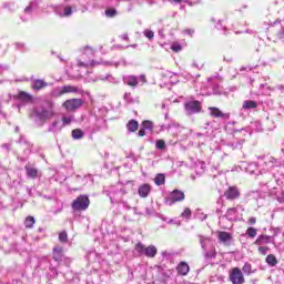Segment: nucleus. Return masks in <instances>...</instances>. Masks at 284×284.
I'll return each instance as SVG.
<instances>
[{
  "instance_id": "obj_1",
  "label": "nucleus",
  "mask_w": 284,
  "mask_h": 284,
  "mask_svg": "<svg viewBox=\"0 0 284 284\" xmlns=\"http://www.w3.org/2000/svg\"><path fill=\"white\" fill-rule=\"evenodd\" d=\"M138 254L146 256V258H154L159 254V250L154 245L145 246L143 243L138 242L134 247Z\"/></svg>"
},
{
  "instance_id": "obj_2",
  "label": "nucleus",
  "mask_w": 284,
  "mask_h": 284,
  "mask_svg": "<svg viewBox=\"0 0 284 284\" xmlns=\"http://www.w3.org/2000/svg\"><path fill=\"white\" fill-rule=\"evenodd\" d=\"M71 207L73 212H85L88 207H90V197L88 195H79L73 202L71 203Z\"/></svg>"
},
{
  "instance_id": "obj_3",
  "label": "nucleus",
  "mask_w": 284,
  "mask_h": 284,
  "mask_svg": "<svg viewBox=\"0 0 284 284\" xmlns=\"http://www.w3.org/2000/svg\"><path fill=\"white\" fill-rule=\"evenodd\" d=\"M184 110L189 115L199 114L203 110V105L199 100H191V101L184 102Z\"/></svg>"
},
{
  "instance_id": "obj_4",
  "label": "nucleus",
  "mask_w": 284,
  "mask_h": 284,
  "mask_svg": "<svg viewBox=\"0 0 284 284\" xmlns=\"http://www.w3.org/2000/svg\"><path fill=\"white\" fill-rule=\"evenodd\" d=\"M229 281L232 284H245V275H243V271L236 266L230 270Z\"/></svg>"
},
{
  "instance_id": "obj_5",
  "label": "nucleus",
  "mask_w": 284,
  "mask_h": 284,
  "mask_svg": "<svg viewBox=\"0 0 284 284\" xmlns=\"http://www.w3.org/2000/svg\"><path fill=\"white\" fill-rule=\"evenodd\" d=\"M81 105H83V100L79 98L69 99L62 103L67 112H75Z\"/></svg>"
},
{
  "instance_id": "obj_6",
  "label": "nucleus",
  "mask_w": 284,
  "mask_h": 284,
  "mask_svg": "<svg viewBox=\"0 0 284 284\" xmlns=\"http://www.w3.org/2000/svg\"><path fill=\"white\" fill-rule=\"evenodd\" d=\"M224 196L226 201H236V199H241V191L236 186H230L224 192Z\"/></svg>"
},
{
  "instance_id": "obj_7",
  "label": "nucleus",
  "mask_w": 284,
  "mask_h": 284,
  "mask_svg": "<svg viewBox=\"0 0 284 284\" xmlns=\"http://www.w3.org/2000/svg\"><path fill=\"white\" fill-rule=\"evenodd\" d=\"M216 236L220 241V243H223V245H230V242L232 241V233L225 232V231H217Z\"/></svg>"
},
{
  "instance_id": "obj_8",
  "label": "nucleus",
  "mask_w": 284,
  "mask_h": 284,
  "mask_svg": "<svg viewBox=\"0 0 284 284\" xmlns=\"http://www.w3.org/2000/svg\"><path fill=\"white\" fill-rule=\"evenodd\" d=\"M211 116L214 119H230V113H223L221 109L216 106H209Z\"/></svg>"
},
{
  "instance_id": "obj_9",
  "label": "nucleus",
  "mask_w": 284,
  "mask_h": 284,
  "mask_svg": "<svg viewBox=\"0 0 284 284\" xmlns=\"http://www.w3.org/2000/svg\"><path fill=\"white\" fill-rule=\"evenodd\" d=\"M151 192H152V185L150 184H142L138 189V194L139 196H141V199H148Z\"/></svg>"
},
{
  "instance_id": "obj_10",
  "label": "nucleus",
  "mask_w": 284,
  "mask_h": 284,
  "mask_svg": "<svg viewBox=\"0 0 284 284\" xmlns=\"http://www.w3.org/2000/svg\"><path fill=\"white\" fill-rule=\"evenodd\" d=\"M176 271L180 276H187V274H190V265L187 262H180L176 266Z\"/></svg>"
},
{
  "instance_id": "obj_11",
  "label": "nucleus",
  "mask_w": 284,
  "mask_h": 284,
  "mask_svg": "<svg viewBox=\"0 0 284 284\" xmlns=\"http://www.w3.org/2000/svg\"><path fill=\"white\" fill-rule=\"evenodd\" d=\"M77 92H80L79 87L64 85L58 93V97H63V94H72V93H77Z\"/></svg>"
},
{
  "instance_id": "obj_12",
  "label": "nucleus",
  "mask_w": 284,
  "mask_h": 284,
  "mask_svg": "<svg viewBox=\"0 0 284 284\" xmlns=\"http://www.w3.org/2000/svg\"><path fill=\"white\" fill-rule=\"evenodd\" d=\"M31 88L36 92H39V90H45V88H48V82H45L44 80H41V79H36V80H33Z\"/></svg>"
},
{
  "instance_id": "obj_13",
  "label": "nucleus",
  "mask_w": 284,
  "mask_h": 284,
  "mask_svg": "<svg viewBox=\"0 0 284 284\" xmlns=\"http://www.w3.org/2000/svg\"><path fill=\"white\" fill-rule=\"evenodd\" d=\"M271 242H272V236L262 234V235H260V236L255 240L254 245H258V246L261 247V246H263V245H270Z\"/></svg>"
},
{
  "instance_id": "obj_14",
  "label": "nucleus",
  "mask_w": 284,
  "mask_h": 284,
  "mask_svg": "<svg viewBox=\"0 0 284 284\" xmlns=\"http://www.w3.org/2000/svg\"><path fill=\"white\" fill-rule=\"evenodd\" d=\"M53 261L57 263H61L63 261V247L62 246H54L52 250Z\"/></svg>"
},
{
  "instance_id": "obj_15",
  "label": "nucleus",
  "mask_w": 284,
  "mask_h": 284,
  "mask_svg": "<svg viewBox=\"0 0 284 284\" xmlns=\"http://www.w3.org/2000/svg\"><path fill=\"white\" fill-rule=\"evenodd\" d=\"M185 201V193L183 191L174 190L172 192L171 203H179Z\"/></svg>"
},
{
  "instance_id": "obj_16",
  "label": "nucleus",
  "mask_w": 284,
  "mask_h": 284,
  "mask_svg": "<svg viewBox=\"0 0 284 284\" xmlns=\"http://www.w3.org/2000/svg\"><path fill=\"white\" fill-rule=\"evenodd\" d=\"M16 99H18V101H24L26 103L32 102V95L26 91H19Z\"/></svg>"
},
{
  "instance_id": "obj_17",
  "label": "nucleus",
  "mask_w": 284,
  "mask_h": 284,
  "mask_svg": "<svg viewBox=\"0 0 284 284\" xmlns=\"http://www.w3.org/2000/svg\"><path fill=\"white\" fill-rule=\"evenodd\" d=\"M24 170H26L27 176H29V179H37L39 176V170L37 168L26 165Z\"/></svg>"
},
{
  "instance_id": "obj_18",
  "label": "nucleus",
  "mask_w": 284,
  "mask_h": 284,
  "mask_svg": "<svg viewBox=\"0 0 284 284\" xmlns=\"http://www.w3.org/2000/svg\"><path fill=\"white\" fill-rule=\"evenodd\" d=\"M126 130H128V132H136V130H139V121L130 120L126 123Z\"/></svg>"
},
{
  "instance_id": "obj_19",
  "label": "nucleus",
  "mask_w": 284,
  "mask_h": 284,
  "mask_svg": "<svg viewBox=\"0 0 284 284\" xmlns=\"http://www.w3.org/2000/svg\"><path fill=\"white\" fill-rule=\"evenodd\" d=\"M266 263L267 265H271V267H274L278 265V260H276V256L274 254H270L266 256Z\"/></svg>"
},
{
  "instance_id": "obj_20",
  "label": "nucleus",
  "mask_w": 284,
  "mask_h": 284,
  "mask_svg": "<svg viewBox=\"0 0 284 284\" xmlns=\"http://www.w3.org/2000/svg\"><path fill=\"white\" fill-rule=\"evenodd\" d=\"M155 185H165V174L159 173L154 178Z\"/></svg>"
},
{
  "instance_id": "obj_21",
  "label": "nucleus",
  "mask_w": 284,
  "mask_h": 284,
  "mask_svg": "<svg viewBox=\"0 0 284 284\" xmlns=\"http://www.w3.org/2000/svg\"><path fill=\"white\" fill-rule=\"evenodd\" d=\"M34 223H36L34 216L29 215L24 220V227H27V230H32V227H34Z\"/></svg>"
},
{
  "instance_id": "obj_22",
  "label": "nucleus",
  "mask_w": 284,
  "mask_h": 284,
  "mask_svg": "<svg viewBox=\"0 0 284 284\" xmlns=\"http://www.w3.org/2000/svg\"><path fill=\"white\" fill-rule=\"evenodd\" d=\"M242 272L246 274V276L254 274V271L252 270V264L246 262L242 267Z\"/></svg>"
},
{
  "instance_id": "obj_23",
  "label": "nucleus",
  "mask_w": 284,
  "mask_h": 284,
  "mask_svg": "<svg viewBox=\"0 0 284 284\" xmlns=\"http://www.w3.org/2000/svg\"><path fill=\"white\" fill-rule=\"evenodd\" d=\"M126 83L131 87V88H136L139 85V79L135 75H131L128 78Z\"/></svg>"
},
{
  "instance_id": "obj_24",
  "label": "nucleus",
  "mask_w": 284,
  "mask_h": 284,
  "mask_svg": "<svg viewBox=\"0 0 284 284\" xmlns=\"http://www.w3.org/2000/svg\"><path fill=\"white\" fill-rule=\"evenodd\" d=\"M256 108V102L248 100V101H244L243 103V109L244 110H254Z\"/></svg>"
},
{
  "instance_id": "obj_25",
  "label": "nucleus",
  "mask_w": 284,
  "mask_h": 284,
  "mask_svg": "<svg viewBox=\"0 0 284 284\" xmlns=\"http://www.w3.org/2000/svg\"><path fill=\"white\" fill-rule=\"evenodd\" d=\"M40 119L42 120H48V119H52V116H54V113L52 111H42L40 114H39Z\"/></svg>"
},
{
  "instance_id": "obj_26",
  "label": "nucleus",
  "mask_w": 284,
  "mask_h": 284,
  "mask_svg": "<svg viewBox=\"0 0 284 284\" xmlns=\"http://www.w3.org/2000/svg\"><path fill=\"white\" fill-rule=\"evenodd\" d=\"M143 130H154V122L150 120H145L142 122Z\"/></svg>"
},
{
  "instance_id": "obj_27",
  "label": "nucleus",
  "mask_w": 284,
  "mask_h": 284,
  "mask_svg": "<svg viewBox=\"0 0 284 284\" xmlns=\"http://www.w3.org/2000/svg\"><path fill=\"white\" fill-rule=\"evenodd\" d=\"M83 138V131L81 129H74L72 131V139L79 140Z\"/></svg>"
},
{
  "instance_id": "obj_28",
  "label": "nucleus",
  "mask_w": 284,
  "mask_h": 284,
  "mask_svg": "<svg viewBox=\"0 0 284 284\" xmlns=\"http://www.w3.org/2000/svg\"><path fill=\"white\" fill-rule=\"evenodd\" d=\"M105 17H109V19H112L113 17H116V9L109 8L105 10Z\"/></svg>"
},
{
  "instance_id": "obj_29",
  "label": "nucleus",
  "mask_w": 284,
  "mask_h": 284,
  "mask_svg": "<svg viewBox=\"0 0 284 284\" xmlns=\"http://www.w3.org/2000/svg\"><path fill=\"white\" fill-rule=\"evenodd\" d=\"M171 50L172 52H181V50H183V45H181V43L179 42H173L171 45Z\"/></svg>"
},
{
  "instance_id": "obj_30",
  "label": "nucleus",
  "mask_w": 284,
  "mask_h": 284,
  "mask_svg": "<svg viewBox=\"0 0 284 284\" xmlns=\"http://www.w3.org/2000/svg\"><path fill=\"white\" fill-rule=\"evenodd\" d=\"M256 234H257V231H256V229H254V227H248V229L246 230V235H247L250 239H255Z\"/></svg>"
},
{
  "instance_id": "obj_31",
  "label": "nucleus",
  "mask_w": 284,
  "mask_h": 284,
  "mask_svg": "<svg viewBox=\"0 0 284 284\" xmlns=\"http://www.w3.org/2000/svg\"><path fill=\"white\" fill-rule=\"evenodd\" d=\"M60 243H68V232L62 231L59 233Z\"/></svg>"
},
{
  "instance_id": "obj_32",
  "label": "nucleus",
  "mask_w": 284,
  "mask_h": 284,
  "mask_svg": "<svg viewBox=\"0 0 284 284\" xmlns=\"http://www.w3.org/2000/svg\"><path fill=\"white\" fill-rule=\"evenodd\" d=\"M181 216L182 219H190L192 216V210H190V207H185Z\"/></svg>"
},
{
  "instance_id": "obj_33",
  "label": "nucleus",
  "mask_w": 284,
  "mask_h": 284,
  "mask_svg": "<svg viewBox=\"0 0 284 284\" xmlns=\"http://www.w3.org/2000/svg\"><path fill=\"white\" fill-rule=\"evenodd\" d=\"M144 37H146V39H154V31L150 30V29H145L143 31Z\"/></svg>"
},
{
  "instance_id": "obj_34",
  "label": "nucleus",
  "mask_w": 284,
  "mask_h": 284,
  "mask_svg": "<svg viewBox=\"0 0 284 284\" xmlns=\"http://www.w3.org/2000/svg\"><path fill=\"white\" fill-rule=\"evenodd\" d=\"M257 251L260 254H262V256H265L267 254V252H270V247L268 246H258Z\"/></svg>"
},
{
  "instance_id": "obj_35",
  "label": "nucleus",
  "mask_w": 284,
  "mask_h": 284,
  "mask_svg": "<svg viewBox=\"0 0 284 284\" xmlns=\"http://www.w3.org/2000/svg\"><path fill=\"white\" fill-rule=\"evenodd\" d=\"M155 146L158 148V150H165V141L158 140Z\"/></svg>"
},
{
  "instance_id": "obj_36",
  "label": "nucleus",
  "mask_w": 284,
  "mask_h": 284,
  "mask_svg": "<svg viewBox=\"0 0 284 284\" xmlns=\"http://www.w3.org/2000/svg\"><path fill=\"white\" fill-rule=\"evenodd\" d=\"M70 14H72V7H67L64 9V17H70Z\"/></svg>"
},
{
  "instance_id": "obj_37",
  "label": "nucleus",
  "mask_w": 284,
  "mask_h": 284,
  "mask_svg": "<svg viewBox=\"0 0 284 284\" xmlns=\"http://www.w3.org/2000/svg\"><path fill=\"white\" fill-rule=\"evenodd\" d=\"M62 122L64 125H70L72 123V119L71 118H62Z\"/></svg>"
},
{
  "instance_id": "obj_38",
  "label": "nucleus",
  "mask_w": 284,
  "mask_h": 284,
  "mask_svg": "<svg viewBox=\"0 0 284 284\" xmlns=\"http://www.w3.org/2000/svg\"><path fill=\"white\" fill-rule=\"evenodd\" d=\"M78 68H88V64H85L83 61L78 60Z\"/></svg>"
},
{
  "instance_id": "obj_39",
  "label": "nucleus",
  "mask_w": 284,
  "mask_h": 284,
  "mask_svg": "<svg viewBox=\"0 0 284 284\" xmlns=\"http://www.w3.org/2000/svg\"><path fill=\"white\" fill-rule=\"evenodd\" d=\"M248 225H256V217H250Z\"/></svg>"
},
{
  "instance_id": "obj_40",
  "label": "nucleus",
  "mask_w": 284,
  "mask_h": 284,
  "mask_svg": "<svg viewBox=\"0 0 284 284\" xmlns=\"http://www.w3.org/2000/svg\"><path fill=\"white\" fill-rule=\"evenodd\" d=\"M138 136H145V129H141V130L138 132Z\"/></svg>"
},
{
  "instance_id": "obj_41",
  "label": "nucleus",
  "mask_w": 284,
  "mask_h": 284,
  "mask_svg": "<svg viewBox=\"0 0 284 284\" xmlns=\"http://www.w3.org/2000/svg\"><path fill=\"white\" fill-rule=\"evenodd\" d=\"M227 213L229 214H236V209H234V207L227 209Z\"/></svg>"
},
{
  "instance_id": "obj_42",
  "label": "nucleus",
  "mask_w": 284,
  "mask_h": 284,
  "mask_svg": "<svg viewBox=\"0 0 284 284\" xmlns=\"http://www.w3.org/2000/svg\"><path fill=\"white\" fill-rule=\"evenodd\" d=\"M121 39H123L124 41H128L130 38L128 37V33H124L121 36Z\"/></svg>"
},
{
  "instance_id": "obj_43",
  "label": "nucleus",
  "mask_w": 284,
  "mask_h": 284,
  "mask_svg": "<svg viewBox=\"0 0 284 284\" xmlns=\"http://www.w3.org/2000/svg\"><path fill=\"white\" fill-rule=\"evenodd\" d=\"M174 3H183V0H173Z\"/></svg>"
},
{
  "instance_id": "obj_44",
  "label": "nucleus",
  "mask_w": 284,
  "mask_h": 284,
  "mask_svg": "<svg viewBox=\"0 0 284 284\" xmlns=\"http://www.w3.org/2000/svg\"><path fill=\"white\" fill-rule=\"evenodd\" d=\"M243 70H245V68H242V69H241V72H243Z\"/></svg>"
},
{
  "instance_id": "obj_45",
  "label": "nucleus",
  "mask_w": 284,
  "mask_h": 284,
  "mask_svg": "<svg viewBox=\"0 0 284 284\" xmlns=\"http://www.w3.org/2000/svg\"><path fill=\"white\" fill-rule=\"evenodd\" d=\"M187 32H189V34H191V33H192V31H190V30H189Z\"/></svg>"
}]
</instances>
